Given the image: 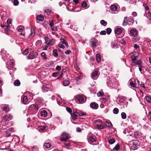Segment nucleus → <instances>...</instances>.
<instances>
[{"instance_id": "f257e3e1", "label": "nucleus", "mask_w": 151, "mask_h": 151, "mask_svg": "<svg viewBox=\"0 0 151 151\" xmlns=\"http://www.w3.org/2000/svg\"><path fill=\"white\" fill-rule=\"evenodd\" d=\"M39 109V106L37 105L32 104L28 108V110L32 111V114L37 113Z\"/></svg>"}, {"instance_id": "f03ea898", "label": "nucleus", "mask_w": 151, "mask_h": 151, "mask_svg": "<svg viewBox=\"0 0 151 151\" xmlns=\"http://www.w3.org/2000/svg\"><path fill=\"white\" fill-rule=\"evenodd\" d=\"M45 44L49 46L52 45L55 43V40L53 39H50L48 37H46L45 38Z\"/></svg>"}, {"instance_id": "7ed1b4c3", "label": "nucleus", "mask_w": 151, "mask_h": 151, "mask_svg": "<svg viewBox=\"0 0 151 151\" xmlns=\"http://www.w3.org/2000/svg\"><path fill=\"white\" fill-rule=\"evenodd\" d=\"M75 100L76 102L79 104H83L85 102L84 98L80 95L76 96L75 98Z\"/></svg>"}, {"instance_id": "20e7f679", "label": "nucleus", "mask_w": 151, "mask_h": 151, "mask_svg": "<svg viewBox=\"0 0 151 151\" xmlns=\"http://www.w3.org/2000/svg\"><path fill=\"white\" fill-rule=\"evenodd\" d=\"M1 53L2 56V58L4 59V60H7L9 57V54L7 53L6 51L2 49L1 52Z\"/></svg>"}, {"instance_id": "39448f33", "label": "nucleus", "mask_w": 151, "mask_h": 151, "mask_svg": "<svg viewBox=\"0 0 151 151\" xmlns=\"http://www.w3.org/2000/svg\"><path fill=\"white\" fill-rule=\"evenodd\" d=\"M37 55V52L33 51L29 53V56L27 57V58L29 60H32L35 58H36Z\"/></svg>"}, {"instance_id": "423d86ee", "label": "nucleus", "mask_w": 151, "mask_h": 151, "mask_svg": "<svg viewBox=\"0 0 151 151\" xmlns=\"http://www.w3.org/2000/svg\"><path fill=\"white\" fill-rule=\"evenodd\" d=\"M62 137L60 138V140L61 141L66 142L69 139L68 135L66 132H63L62 133Z\"/></svg>"}, {"instance_id": "0eeeda50", "label": "nucleus", "mask_w": 151, "mask_h": 151, "mask_svg": "<svg viewBox=\"0 0 151 151\" xmlns=\"http://www.w3.org/2000/svg\"><path fill=\"white\" fill-rule=\"evenodd\" d=\"M87 139L89 143L91 144L96 141V138L95 136H90L88 137Z\"/></svg>"}, {"instance_id": "6e6552de", "label": "nucleus", "mask_w": 151, "mask_h": 151, "mask_svg": "<svg viewBox=\"0 0 151 151\" xmlns=\"http://www.w3.org/2000/svg\"><path fill=\"white\" fill-rule=\"evenodd\" d=\"M71 116L73 120H76L78 119V117L79 116V115L78 112L73 111V113L71 114Z\"/></svg>"}, {"instance_id": "1a4fd4ad", "label": "nucleus", "mask_w": 151, "mask_h": 151, "mask_svg": "<svg viewBox=\"0 0 151 151\" xmlns=\"http://www.w3.org/2000/svg\"><path fill=\"white\" fill-rule=\"evenodd\" d=\"M138 141L137 140H135L133 142L131 146L133 150H136L138 146Z\"/></svg>"}, {"instance_id": "9d476101", "label": "nucleus", "mask_w": 151, "mask_h": 151, "mask_svg": "<svg viewBox=\"0 0 151 151\" xmlns=\"http://www.w3.org/2000/svg\"><path fill=\"white\" fill-rule=\"evenodd\" d=\"M90 41L93 47H95L96 46L98 41L95 38H92L91 39Z\"/></svg>"}, {"instance_id": "9b49d317", "label": "nucleus", "mask_w": 151, "mask_h": 151, "mask_svg": "<svg viewBox=\"0 0 151 151\" xmlns=\"http://www.w3.org/2000/svg\"><path fill=\"white\" fill-rule=\"evenodd\" d=\"M90 106L91 108L94 109H96L99 107L98 104L95 102L91 103L90 104Z\"/></svg>"}, {"instance_id": "f8f14e48", "label": "nucleus", "mask_w": 151, "mask_h": 151, "mask_svg": "<svg viewBox=\"0 0 151 151\" xmlns=\"http://www.w3.org/2000/svg\"><path fill=\"white\" fill-rule=\"evenodd\" d=\"M48 84L43 85L42 87V91L43 92H46L49 91V88Z\"/></svg>"}, {"instance_id": "ddd939ff", "label": "nucleus", "mask_w": 151, "mask_h": 151, "mask_svg": "<svg viewBox=\"0 0 151 151\" xmlns=\"http://www.w3.org/2000/svg\"><path fill=\"white\" fill-rule=\"evenodd\" d=\"M130 34L133 36H135L138 34V32L135 28L131 29L130 31Z\"/></svg>"}, {"instance_id": "4468645a", "label": "nucleus", "mask_w": 151, "mask_h": 151, "mask_svg": "<svg viewBox=\"0 0 151 151\" xmlns=\"http://www.w3.org/2000/svg\"><path fill=\"white\" fill-rule=\"evenodd\" d=\"M22 101L23 103L24 104H28L29 102L27 96H23L22 99Z\"/></svg>"}, {"instance_id": "2eb2a0df", "label": "nucleus", "mask_w": 151, "mask_h": 151, "mask_svg": "<svg viewBox=\"0 0 151 151\" xmlns=\"http://www.w3.org/2000/svg\"><path fill=\"white\" fill-rule=\"evenodd\" d=\"M3 119L5 121H9L11 119L12 117L10 114H6L3 117Z\"/></svg>"}, {"instance_id": "dca6fc26", "label": "nucleus", "mask_w": 151, "mask_h": 151, "mask_svg": "<svg viewBox=\"0 0 151 151\" xmlns=\"http://www.w3.org/2000/svg\"><path fill=\"white\" fill-rule=\"evenodd\" d=\"M120 10V7L118 5L114 4V14H116Z\"/></svg>"}, {"instance_id": "f3484780", "label": "nucleus", "mask_w": 151, "mask_h": 151, "mask_svg": "<svg viewBox=\"0 0 151 151\" xmlns=\"http://www.w3.org/2000/svg\"><path fill=\"white\" fill-rule=\"evenodd\" d=\"M98 73L97 71L95 70L91 73V77L92 79L96 78L98 75Z\"/></svg>"}, {"instance_id": "a211bd4d", "label": "nucleus", "mask_w": 151, "mask_h": 151, "mask_svg": "<svg viewBox=\"0 0 151 151\" xmlns=\"http://www.w3.org/2000/svg\"><path fill=\"white\" fill-rule=\"evenodd\" d=\"M2 108H3V111L8 112L9 110V107L8 105H4L2 106Z\"/></svg>"}, {"instance_id": "6ab92c4d", "label": "nucleus", "mask_w": 151, "mask_h": 151, "mask_svg": "<svg viewBox=\"0 0 151 151\" xmlns=\"http://www.w3.org/2000/svg\"><path fill=\"white\" fill-rule=\"evenodd\" d=\"M122 30L121 28H118L115 29V32L116 34L119 35L122 32Z\"/></svg>"}, {"instance_id": "aec40b11", "label": "nucleus", "mask_w": 151, "mask_h": 151, "mask_svg": "<svg viewBox=\"0 0 151 151\" xmlns=\"http://www.w3.org/2000/svg\"><path fill=\"white\" fill-rule=\"evenodd\" d=\"M37 20L42 21L44 20V17L42 15L37 16L36 17Z\"/></svg>"}, {"instance_id": "412c9836", "label": "nucleus", "mask_w": 151, "mask_h": 151, "mask_svg": "<svg viewBox=\"0 0 151 151\" xmlns=\"http://www.w3.org/2000/svg\"><path fill=\"white\" fill-rule=\"evenodd\" d=\"M47 111L45 110H42L41 112V114L42 116L45 117L47 116Z\"/></svg>"}, {"instance_id": "4be33fe9", "label": "nucleus", "mask_w": 151, "mask_h": 151, "mask_svg": "<svg viewBox=\"0 0 151 151\" xmlns=\"http://www.w3.org/2000/svg\"><path fill=\"white\" fill-rule=\"evenodd\" d=\"M35 34V30L34 29H31L30 35L29 36V38H32Z\"/></svg>"}, {"instance_id": "5701e85b", "label": "nucleus", "mask_w": 151, "mask_h": 151, "mask_svg": "<svg viewBox=\"0 0 151 151\" xmlns=\"http://www.w3.org/2000/svg\"><path fill=\"white\" fill-rule=\"evenodd\" d=\"M52 12V11L49 9H46L45 11V15H50Z\"/></svg>"}, {"instance_id": "b1692460", "label": "nucleus", "mask_w": 151, "mask_h": 151, "mask_svg": "<svg viewBox=\"0 0 151 151\" xmlns=\"http://www.w3.org/2000/svg\"><path fill=\"white\" fill-rule=\"evenodd\" d=\"M105 124L106 126L108 127H110L112 126V124L111 122L109 120L105 122Z\"/></svg>"}, {"instance_id": "393cba45", "label": "nucleus", "mask_w": 151, "mask_h": 151, "mask_svg": "<svg viewBox=\"0 0 151 151\" xmlns=\"http://www.w3.org/2000/svg\"><path fill=\"white\" fill-rule=\"evenodd\" d=\"M96 60L98 62H100L101 60V58L100 55L99 54H97L96 55Z\"/></svg>"}, {"instance_id": "a878e982", "label": "nucleus", "mask_w": 151, "mask_h": 151, "mask_svg": "<svg viewBox=\"0 0 151 151\" xmlns=\"http://www.w3.org/2000/svg\"><path fill=\"white\" fill-rule=\"evenodd\" d=\"M69 82L68 80L65 79L63 81V84L64 86H67L69 85Z\"/></svg>"}, {"instance_id": "bb28decb", "label": "nucleus", "mask_w": 151, "mask_h": 151, "mask_svg": "<svg viewBox=\"0 0 151 151\" xmlns=\"http://www.w3.org/2000/svg\"><path fill=\"white\" fill-rule=\"evenodd\" d=\"M14 84L15 86H19L20 84V83L19 80H17L14 81Z\"/></svg>"}, {"instance_id": "cd10ccee", "label": "nucleus", "mask_w": 151, "mask_h": 151, "mask_svg": "<svg viewBox=\"0 0 151 151\" xmlns=\"http://www.w3.org/2000/svg\"><path fill=\"white\" fill-rule=\"evenodd\" d=\"M142 61L139 60H137V61L135 62L134 64L135 65H138L139 67L142 66Z\"/></svg>"}, {"instance_id": "c85d7f7f", "label": "nucleus", "mask_w": 151, "mask_h": 151, "mask_svg": "<svg viewBox=\"0 0 151 151\" xmlns=\"http://www.w3.org/2000/svg\"><path fill=\"white\" fill-rule=\"evenodd\" d=\"M108 141L110 145H112L113 144V138H108Z\"/></svg>"}, {"instance_id": "c756f323", "label": "nucleus", "mask_w": 151, "mask_h": 151, "mask_svg": "<svg viewBox=\"0 0 151 151\" xmlns=\"http://www.w3.org/2000/svg\"><path fill=\"white\" fill-rule=\"evenodd\" d=\"M81 6L83 8H86L87 6V4L85 1H83L81 3Z\"/></svg>"}, {"instance_id": "7c9ffc66", "label": "nucleus", "mask_w": 151, "mask_h": 151, "mask_svg": "<svg viewBox=\"0 0 151 151\" xmlns=\"http://www.w3.org/2000/svg\"><path fill=\"white\" fill-rule=\"evenodd\" d=\"M100 24L104 26H105L107 25V23L105 20H102L100 21Z\"/></svg>"}, {"instance_id": "2f4dec72", "label": "nucleus", "mask_w": 151, "mask_h": 151, "mask_svg": "<svg viewBox=\"0 0 151 151\" xmlns=\"http://www.w3.org/2000/svg\"><path fill=\"white\" fill-rule=\"evenodd\" d=\"M43 146L46 148H49L50 147L51 144L48 143H45L44 144Z\"/></svg>"}, {"instance_id": "473e14b6", "label": "nucleus", "mask_w": 151, "mask_h": 151, "mask_svg": "<svg viewBox=\"0 0 151 151\" xmlns=\"http://www.w3.org/2000/svg\"><path fill=\"white\" fill-rule=\"evenodd\" d=\"M128 22H130V23L129 24L130 25H132L133 24V23L134 22V20L131 18H128Z\"/></svg>"}, {"instance_id": "72a5a7b5", "label": "nucleus", "mask_w": 151, "mask_h": 151, "mask_svg": "<svg viewBox=\"0 0 151 151\" xmlns=\"http://www.w3.org/2000/svg\"><path fill=\"white\" fill-rule=\"evenodd\" d=\"M6 28L4 29V32L6 33L7 35H8L9 33H8V31L9 30V29L10 28L9 26L7 25L6 27Z\"/></svg>"}, {"instance_id": "f704fd0d", "label": "nucleus", "mask_w": 151, "mask_h": 151, "mask_svg": "<svg viewBox=\"0 0 151 151\" xmlns=\"http://www.w3.org/2000/svg\"><path fill=\"white\" fill-rule=\"evenodd\" d=\"M42 41L41 40H38L36 42L35 45L37 47H39L41 45Z\"/></svg>"}, {"instance_id": "c9c22d12", "label": "nucleus", "mask_w": 151, "mask_h": 151, "mask_svg": "<svg viewBox=\"0 0 151 151\" xmlns=\"http://www.w3.org/2000/svg\"><path fill=\"white\" fill-rule=\"evenodd\" d=\"M18 31L19 32H22L23 30L24 29V28L23 27L20 26L18 27L17 28Z\"/></svg>"}, {"instance_id": "e433bc0d", "label": "nucleus", "mask_w": 151, "mask_h": 151, "mask_svg": "<svg viewBox=\"0 0 151 151\" xmlns=\"http://www.w3.org/2000/svg\"><path fill=\"white\" fill-rule=\"evenodd\" d=\"M145 99L147 102L151 103V97L147 96H146Z\"/></svg>"}, {"instance_id": "4c0bfd02", "label": "nucleus", "mask_w": 151, "mask_h": 151, "mask_svg": "<svg viewBox=\"0 0 151 151\" xmlns=\"http://www.w3.org/2000/svg\"><path fill=\"white\" fill-rule=\"evenodd\" d=\"M128 23V22L127 21V17H126L124 18V19L123 21V25L124 26H125Z\"/></svg>"}, {"instance_id": "58836bf2", "label": "nucleus", "mask_w": 151, "mask_h": 151, "mask_svg": "<svg viewBox=\"0 0 151 151\" xmlns=\"http://www.w3.org/2000/svg\"><path fill=\"white\" fill-rule=\"evenodd\" d=\"M57 52V50L56 49L54 50L53 51V55L55 57H57L58 56Z\"/></svg>"}, {"instance_id": "ea45409f", "label": "nucleus", "mask_w": 151, "mask_h": 151, "mask_svg": "<svg viewBox=\"0 0 151 151\" xmlns=\"http://www.w3.org/2000/svg\"><path fill=\"white\" fill-rule=\"evenodd\" d=\"M5 133L6 136V137H9L11 135V132L8 129L6 131Z\"/></svg>"}, {"instance_id": "a19ab883", "label": "nucleus", "mask_w": 151, "mask_h": 151, "mask_svg": "<svg viewBox=\"0 0 151 151\" xmlns=\"http://www.w3.org/2000/svg\"><path fill=\"white\" fill-rule=\"evenodd\" d=\"M108 86L111 88V89H112L113 87V83L111 81H109L108 83Z\"/></svg>"}, {"instance_id": "79ce46f5", "label": "nucleus", "mask_w": 151, "mask_h": 151, "mask_svg": "<svg viewBox=\"0 0 151 151\" xmlns=\"http://www.w3.org/2000/svg\"><path fill=\"white\" fill-rule=\"evenodd\" d=\"M106 32L108 35H109L112 31V30L110 28H108L106 29Z\"/></svg>"}, {"instance_id": "37998d69", "label": "nucleus", "mask_w": 151, "mask_h": 151, "mask_svg": "<svg viewBox=\"0 0 151 151\" xmlns=\"http://www.w3.org/2000/svg\"><path fill=\"white\" fill-rule=\"evenodd\" d=\"M121 115L122 119H125L126 118V114L125 113L122 112Z\"/></svg>"}, {"instance_id": "c03bdc74", "label": "nucleus", "mask_w": 151, "mask_h": 151, "mask_svg": "<svg viewBox=\"0 0 151 151\" xmlns=\"http://www.w3.org/2000/svg\"><path fill=\"white\" fill-rule=\"evenodd\" d=\"M104 95L103 92L101 91H99L97 93V96L99 97L103 96Z\"/></svg>"}, {"instance_id": "a18cd8bd", "label": "nucleus", "mask_w": 151, "mask_h": 151, "mask_svg": "<svg viewBox=\"0 0 151 151\" xmlns=\"http://www.w3.org/2000/svg\"><path fill=\"white\" fill-rule=\"evenodd\" d=\"M41 56L44 59H47V58L46 57L45 54L44 52H42L41 53Z\"/></svg>"}, {"instance_id": "49530a36", "label": "nucleus", "mask_w": 151, "mask_h": 151, "mask_svg": "<svg viewBox=\"0 0 151 151\" xmlns=\"http://www.w3.org/2000/svg\"><path fill=\"white\" fill-rule=\"evenodd\" d=\"M66 109L68 112L70 113L71 114H72V110L71 108L67 107L66 108Z\"/></svg>"}, {"instance_id": "de8ad7c7", "label": "nucleus", "mask_w": 151, "mask_h": 151, "mask_svg": "<svg viewBox=\"0 0 151 151\" xmlns=\"http://www.w3.org/2000/svg\"><path fill=\"white\" fill-rule=\"evenodd\" d=\"M137 56H134L132 58V60L133 63H135L136 60Z\"/></svg>"}, {"instance_id": "09e8293b", "label": "nucleus", "mask_w": 151, "mask_h": 151, "mask_svg": "<svg viewBox=\"0 0 151 151\" xmlns=\"http://www.w3.org/2000/svg\"><path fill=\"white\" fill-rule=\"evenodd\" d=\"M19 4L18 0H14L13 2V4L15 6H17Z\"/></svg>"}, {"instance_id": "8fccbe9b", "label": "nucleus", "mask_w": 151, "mask_h": 151, "mask_svg": "<svg viewBox=\"0 0 151 151\" xmlns=\"http://www.w3.org/2000/svg\"><path fill=\"white\" fill-rule=\"evenodd\" d=\"M120 147L119 145L117 144L114 147V149L116 150H119L120 149Z\"/></svg>"}, {"instance_id": "3c124183", "label": "nucleus", "mask_w": 151, "mask_h": 151, "mask_svg": "<svg viewBox=\"0 0 151 151\" xmlns=\"http://www.w3.org/2000/svg\"><path fill=\"white\" fill-rule=\"evenodd\" d=\"M143 6L144 7V8L147 10H148L149 9V8L147 5L145 3L143 4Z\"/></svg>"}, {"instance_id": "603ef678", "label": "nucleus", "mask_w": 151, "mask_h": 151, "mask_svg": "<svg viewBox=\"0 0 151 151\" xmlns=\"http://www.w3.org/2000/svg\"><path fill=\"white\" fill-rule=\"evenodd\" d=\"M83 78L81 76H77L76 78V80L77 81H78L82 79Z\"/></svg>"}, {"instance_id": "864d4df0", "label": "nucleus", "mask_w": 151, "mask_h": 151, "mask_svg": "<svg viewBox=\"0 0 151 151\" xmlns=\"http://www.w3.org/2000/svg\"><path fill=\"white\" fill-rule=\"evenodd\" d=\"M29 53L27 49H25L23 52L22 53L24 55H26Z\"/></svg>"}, {"instance_id": "5fc2aeb1", "label": "nucleus", "mask_w": 151, "mask_h": 151, "mask_svg": "<svg viewBox=\"0 0 151 151\" xmlns=\"http://www.w3.org/2000/svg\"><path fill=\"white\" fill-rule=\"evenodd\" d=\"M104 126L102 125V124H100L99 125H97V128L99 129H102L104 128Z\"/></svg>"}, {"instance_id": "6e6d98bb", "label": "nucleus", "mask_w": 151, "mask_h": 151, "mask_svg": "<svg viewBox=\"0 0 151 151\" xmlns=\"http://www.w3.org/2000/svg\"><path fill=\"white\" fill-rule=\"evenodd\" d=\"M119 112V110L117 108H115L114 109V114H117Z\"/></svg>"}, {"instance_id": "4d7b16f0", "label": "nucleus", "mask_w": 151, "mask_h": 151, "mask_svg": "<svg viewBox=\"0 0 151 151\" xmlns=\"http://www.w3.org/2000/svg\"><path fill=\"white\" fill-rule=\"evenodd\" d=\"M78 114L79 115V116H82L84 115H86L83 113V112L82 111L79 112H78Z\"/></svg>"}, {"instance_id": "13d9d810", "label": "nucleus", "mask_w": 151, "mask_h": 151, "mask_svg": "<svg viewBox=\"0 0 151 151\" xmlns=\"http://www.w3.org/2000/svg\"><path fill=\"white\" fill-rule=\"evenodd\" d=\"M59 72H54L52 73V76L54 77H56L58 74Z\"/></svg>"}, {"instance_id": "bf43d9fd", "label": "nucleus", "mask_w": 151, "mask_h": 151, "mask_svg": "<svg viewBox=\"0 0 151 151\" xmlns=\"http://www.w3.org/2000/svg\"><path fill=\"white\" fill-rule=\"evenodd\" d=\"M100 34L101 35H105L106 34V32L105 30H103L100 32Z\"/></svg>"}, {"instance_id": "052dcab7", "label": "nucleus", "mask_w": 151, "mask_h": 151, "mask_svg": "<svg viewBox=\"0 0 151 151\" xmlns=\"http://www.w3.org/2000/svg\"><path fill=\"white\" fill-rule=\"evenodd\" d=\"M118 41L116 42L115 43H114V48L115 47L116 48H117L118 47Z\"/></svg>"}, {"instance_id": "680f3d73", "label": "nucleus", "mask_w": 151, "mask_h": 151, "mask_svg": "<svg viewBox=\"0 0 151 151\" xmlns=\"http://www.w3.org/2000/svg\"><path fill=\"white\" fill-rule=\"evenodd\" d=\"M64 144L68 147H70L71 146V143L70 142H65L64 143Z\"/></svg>"}, {"instance_id": "e2e57ef3", "label": "nucleus", "mask_w": 151, "mask_h": 151, "mask_svg": "<svg viewBox=\"0 0 151 151\" xmlns=\"http://www.w3.org/2000/svg\"><path fill=\"white\" fill-rule=\"evenodd\" d=\"M71 52L70 50H67L65 52V53L66 55H68L70 54Z\"/></svg>"}, {"instance_id": "0e129e2a", "label": "nucleus", "mask_w": 151, "mask_h": 151, "mask_svg": "<svg viewBox=\"0 0 151 151\" xmlns=\"http://www.w3.org/2000/svg\"><path fill=\"white\" fill-rule=\"evenodd\" d=\"M151 17V13L149 11L147 14V17Z\"/></svg>"}, {"instance_id": "69168bd1", "label": "nucleus", "mask_w": 151, "mask_h": 151, "mask_svg": "<svg viewBox=\"0 0 151 151\" xmlns=\"http://www.w3.org/2000/svg\"><path fill=\"white\" fill-rule=\"evenodd\" d=\"M51 29L52 30L55 31H56L57 30V28L55 27H51Z\"/></svg>"}, {"instance_id": "338daca9", "label": "nucleus", "mask_w": 151, "mask_h": 151, "mask_svg": "<svg viewBox=\"0 0 151 151\" xmlns=\"http://www.w3.org/2000/svg\"><path fill=\"white\" fill-rule=\"evenodd\" d=\"M130 85L131 86H132L134 87L136 86V85L132 82H130Z\"/></svg>"}, {"instance_id": "774afa93", "label": "nucleus", "mask_w": 151, "mask_h": 151, "mask_svg": "<svg viewBox=\"0 0 151 151\" xmlns=\"http://www.w3.org/2000/svg\"><path fill=\"white\" fill-rule=\"evenodd\" d=\"M50 26L51 27H52L54 25V24L53 22V21H51L50 22V23L49 24Z\"/></svg>"}]
</instances>
